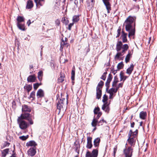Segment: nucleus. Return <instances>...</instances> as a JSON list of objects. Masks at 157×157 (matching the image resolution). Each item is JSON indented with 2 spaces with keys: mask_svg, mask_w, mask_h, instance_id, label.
<instances>
[{
  "mask_svg": "<svg viewBox=\"0 0 157 157\" xmlns=\"http://www.w3.org/2000/svg\"><path fill=\"white\" fill-rule=\"evenodd\" d=\"M124 64L123 62H121L119 63L117 65V68L118 70L120 69L123 68L124 67Z\"/></svg>",
  "mask_w": 157,
  "mask_h": 157,
  "instance_id": "38",
  "label": "nucleus"
},
{
  "mask_svg": "<svg viewBox=\"0 0 157 157\" xmlns=\"http://www.w3.org/2000/svg\"><path fill=\"white\" fill-rule=\"evenodd\" d=\"M107 72H104L103 75H102L101 78V79H102L104 80H105L106 79V75H105L106 74Z\"/></svg>",
  "mask_w": 157,
  "mask_h": 157,
  "instance_id": "48",
  "label": "nucleus"
},
{
  "mask_svg": "<svg viewBox=\"0 0 157 157\" xmlns=\"http://www.w3.org/2000/svg\"><path fill=\"white\" fill-rule=\"evenodd\" d=\"M35 2L36 3V5H40L42 6V5L40 3L39 1H38V0H34Z\"/></svg>",
  "mask_w": 157,
  "mask_h": 157,
  "instance_id": "50",
  "label": "nucleus"
},
{
  "mask_svg": "<svg viewBox=\"0 0 157 157\" xmlns=\"http://www.w3.org/2000/svg\"><path fill=\"white\" fill-rule=\"evenodd\" d=\"M44 94L43 90L41 89H39L36 94V96L37 98H41L44 97Z\"/></svg>",
  "mask_w": 157,
  "mask_h": 157,
  "instance_id": "13",
  "label": "nucleus"
},
{
  "mask_svg": "<svg viewBox=\"0 0 157 157\" xmlns=\"http://www.w3.org/2000/svg\"><path fill=\"white\" fill-rule=\"evenodd\" d=\"M29 137V136L28 135L26 136H22L19 137L20 139L21 140H25Z\"/></svg>",
  "mask_w": 157,
  "mask_h": 157,
  "instance_id": "40",
  "label": "nucleus"
},
{
  "mask_svg": "<svg viewBox=\"0 0 157 157\" xmlns=\"http://www.w3.org/2000/svg\"><path fill=\"white\" fill-rule=\"evenodd\" d=\"M10 145V143L6 142L4 144V146H3L4 147H8L9 146V145Z\"/></svg>",
  "mask_w": 157,
  "mask_h": 157,
  "instance_id": "54",
  "label": "nucleus"
},
{
  "mask_svg": "<svg viewBox=\"0 0 157 157\" xmlns=\"http://www.w3.org/2000/svg\"><path fill=\"white\" fill-rule=\"evenodd\" d=\"M117 151V147H115L113 148V155L115 156Z\"/></svg>",
  "mask_w": 157,
  "mask_h": 157,
  "instance_id": "52",
  "label": "nucleus"
},
{
  "mask_svg": "<svg viewBox=\"0 0 157 157\" xmlns=\"http://www.w3.org/2000/svg\"><path fill=\"white\" fill-rule=\"evenodd\" d=\"M136 19V17L129 16L127 18L123 24V26L125 27L126 31L129 32V37L135 34Z\"/></svg>",
  "mask_w": 157,
  "mask_h": 157,
  "instance_id": "1",
  "label": "nucleus"
},
{
  "mask_svg": "<svg viewBox=\"0 0 157 157\" xmlns=\"http://www.w3.org/2000/svg\"><path fill=\"white\" fill-rule=\"evenodd\" d=\"M80 2V3L81 5H82L83 3V1L84 0H79Z\"/></svg>",
  "mask_w": 157,
  "mask_h": 157,
  "instance_id": "61",
  "label": "nucleus"
},
{
  "mask_svg": "<svg viewBox=\"0 0 157 157\" xmlns=\"http://www.w3.org/2000/svg\"><path fill=\"white\" fill-rule=\"evenodd\" d=\"M36 147L30 148L27 151L28 155L31 157L34 156L36 153Z\"/></svg>",
  "mask_w": 157,
  "mask_h": 157,
  "instance_id": "9",
  "label": "nucleus"
},
{
  "mask_svg": "<svg viewBox=\"0 0 157 157\" xmlns=\"http://www.w3.org/2000/svg\"><path fill=\"white\" fill-rule=\"evenodd\" d=\"M132 132V130H130L128 134V139L127 140V141L128 142V144L130 145V147H132L133 146H134L135 144L136 139L135 138H133L132 137H131V132Z\"/></svg>",
  "mask_w": 157,
  "mask_h": 157,
  "instance_id": "7",
  "label": "nucleus"
},
{
  "mask_svg": "<svg viewBox=\"0 0 157 157\" xmlns=\"http://www.w3.org/2000/svg\"><path fill=\"white\" fill-rule=\"evenodd\" d=\"M60 23V21L59 20L57 19L55 21V24L56 25L58 26L59 25Z\"/></svg>",
  "mask_w": 157,
  "mask_h": 157,
  "instance_id": "53",
  "label": "nucleus"
},
{
  "mask_svg": "<svg viewBox=\"0 0 157 157\" xmlns=\"http://www.w3.org/2000/svg\"><path fill=\"white\" fill-rule=\"evenodd\" d=\"M74 23L73 22L72 23H71L69 24L68 25V29L69 30H71V28L72 27V26L73 25Z\"/></svg>",
  "mask_w": 157,
  "mask_h": 157,
  "instance_id": "51",
  "label": "nucleus"
},
{
  "mask_svg": "<svg viewBox=\"0 0 157 157\" xmlns=\"http://www.w3.org/2000/svg\"><path fill=\"white\" fill-rule=\"evenodd\" d=\"M33 4L32 1L30 0H29L27 1L26 5V8L27 9H30L33 8Z\"/></svg>",
  "mask_w": 157,
  "mask_h": 157,
  "instance_id": "20",
  "label": "nucleus"
},
{
  "mask_svg": "<svg viewBox=\"0 0 157 157\" xmlns=\"http://www.w3.org/2000/svg\"><path fill=\"white\" fill-rule=\"evenodd\" d=\"M101 96V90L99 89L98 87L96 88V98L100 99Z\"/></svg>",
  "mask_w": 157,
  "mask_h": 157,
  "instance_id": "17",
  "label": "nucleus"
},
{
  "mask_svg": "<svg viewBox=\"0 0 157 157\" xmlns=\"http://www.w3.org/2000/svg\"><path fill=\"white\" fill-rule=\"evenodd\" d=\"M112 79V75L110 74H109L108 77L107 81L105 83V86L106 90H108L109 87V84Z\"/></svg>",
  "mask_w": 157,
  "mask_h": 157,
  "instance_id": "10",
  "label": "nucleus"
},
{
  "mask_svg": "<svg viewBox=\"0 0 157 157\" xmlns=\"http://www.w3.org/2000/svg\"><path fill=\"white\" fill-rule=\"evenodd\" d=\"M37 145L36 143L34 140H31L27 142L26 144L27 147L33 146V147H36Z\"/></svg>",
  "mask_w": 157,
  "mask_h": 157,
  "instance_id": "12",
  "label": "nucleus"
},
{
  "mask_svg": "<svg viewBox=\"0 0 157 157\" xmlns=\"http://www.w3.org/2000/svg\"><path fill=\"white\" fill-rule=\"evenodd\" d=\"M120 81H121L123 80L124 82L126 79L128 77L126 76H124L123 75V73L122 72H121L120 74Z\"/></svg>",
  "mask_w": 157,
  "mask_h": 157,
  "instance_id": "28",
  "label": "nucleus"
},
{
  "mask_svg": "<svg viewBox=\"0 0 157 157\" xmlns=\"http://www.w3.org/2000/svg\"><path fill=\"white\" fill-rule=\"evenodd\" d=\"M147 113L146 112L142 111L140 113V118L143 120H145L147 117Z\"/></svg>",
  "mask_w": 157,
  "mask_h": 157,
  "instance_id": "18",
  "label": "nucleus"
},
{
  "mask_svg": "<svg viewBox=\"0 0 157 157\" xmlns=\"http://www.w3.org/2000/svg\"><path fill=\"white\" fill-rule=\"evenodd\" d=\"M138 130L136 129L135 132H133L132 130L131 135H130L131 136V137H132L133 138H135L138 134Z\"/></svg>",
  "mask_w": 157,
  "mask_h": 157,
  "instance_id": "33",
  "label": "nucleus"
},
{
  "mask_svg": "<svg viewBox=\"0 0 157 157\" xmlns=\"http://www.w3.org/2000/svg\"><path fill=\"white\" fill-rule=\"evenodd\" d=\"M31 21L30 20H29L28 21H27V24L28 26H29L30 24H31Z\"/></svg>",
  "mask_w": 157,
  "mask_h": 157,
  "instance_id": "57",
  "label": "nucleus"
},
{
  "mask_svg": "<svg viewBox=\"0 0 157 157\" xmlns=\"http://www.w3.org/2000/svg\"><path fill=\"white\" fill-rule=\"evenodd\" d=\"M134 68V65L133 64H131L129 67H128L126 70V73L130 75L132 73Z\"/></svg>",
  "mask_w": 157,
  "mask_h": 157,
  "instance_id": "19",
  "label": "nucleus"
},
{
  "mask_svg": "<svg viewBox=\"0 0 157 157\" xmlns=\"http://www.w3.org/2000/svg\"><path fill=\"white\" fill-rule=\"evenodd\" d=\"M128 48L127 44L123 45L121 41H118L116 45V49L118 52L115 56L116 59H118L120 56H123Z\"/></svg>",
  "mask_w": 157,
  "mask_h": 157,
  "instance_id": "2",
  "label": "nucleus"
},
{
  "mask_svg": "<svg viewBox=\"0 0 157 157\" xmlns=\"http://www.w3.org/2000/svg\"><path fill=\"white\" fill-rule=\"evenodd\" d=\"M19 117H21L23 120L25 119L28 121L30 124H33V122L32 120L31 116L29 113L22 114Z\"/></svg>",
  "mask_w": 157,
  "mask_h": 157,
  "instance_id": "6",
  "label": "nucleus"
},
{
  "mask_svg": "<svg viewBox=\"0 0 157 157\" xmlns=\"http://www.w3.org/2000/svg\"><path fill=\"white\" fill-rule=\"evenodd\" d=\"M9 151V148H6L2 151V156L3 157H5L6 155L8 154Z\"/></svg>",
  "mask_w": 157,
  "mask_h": 157,
  "instance_id": "24",
  "label": "nucleus"
},
{
  "mask_svg": "<svg viewBox=\"0 0 157 157\" xmlns=\"http://www.w3.org/2000/svg\"><path fill=\"white\" fill-rule=\"evenodd\" d=\"M41 48V51L40 52V55L41 56H42V49L43 48V46L42 45H41L40 46Z\"/></svg>",
  "mask_w": 157,
  "mask_h": 157,
  "instance_id": "60",
  "label": "nucleus"
},
{
  "mask_svg": "<svg viewBox=\"0 0 157 157\" xmlns=\"http://www.w3.org/2000/svg\"><path fill=\"white\" fill-rule=\"evenodd\" d=\"M92 154L93 157H97L98 155V150L97 149H93Z\"/></svg>",
  "mask_w": 157,
  "mask_h": 157,
  "instance_id": "30",
  "label": "nucleus"
},
{
  "mask_svg": "<svg viewBox=\"0 0 157 157\" xmlns=\"http://www.w3.org/2000/svg\"><path fill=\"white\" fill-rule=\"evenodd\" d=\"M101 121L103 123H107L106 121L104 120L103 119H102V120H101Z\"/></svg>",
  "mask_w": 157,
  "mask_h": 157,
  "instance_id": "63",
  "label": "nucleus"
},
{
  "mask_svg": "<svg viewBox=\"0 0 157 157\" xmlns=\"http://www.w3.org/2000/svg\"><path fill=\"white\" fill-rule=\"evenodd\" d=\"M108 100V97L105 94H104L103 95V99L102 100V101L104 103H106L107 102V101Z\"/></svg>",
  "mask_w": 157,
  "mask_h": 157,
  "instance_id": "42",
  "label": "nucleus"
},
{
  "mask_svg": "<svg viewBox=\"0 0 157 157\" xmlns=\"http://www.w3.org/2000/svg\"><path fill=\"white\" fill-rule=\"evenodd\" d=\"M122 34L121 37L123 42V43L126 42L127 41V33H125L123 31L122 32Z\"/></svg>",
  "mask_w": 157,
  "mask_h": 157,
  "instance_id": "21",
  "label": "nucleus"
},
{
  "mask_svg": "<svg viewBox=\"0 0 157 157\" xmlns=\"http://www.w3.org/2000/svg\"><path fill=\"white\" fill-rule=\"evenodd\" d=\"M118 82V79L116 76L114 77V80L112 83L113 87H116L117 83Z\"/></svg>",
  "mask_w": 157,
  "mask_h": 157,
  "instance_id": "27",
  "label": "nucleus"
},
{
  "mask_svg": "<svg viewBox=\"0 0 157 157\" xmlns=\"http://www.w3.org/2000/svg\"><path fill=\"white\" fill-rule=\"evenodd\" d=\"M64 76L61 74L60 77L58 79V82L59 83L63 82L64 80Z\"/></svg>",
  "mask_w": 157,
  "mask_h": 157,
  "instance_id": "37",
  "label": "nucleus"
},
{
  "mask_svg": "<svg viewBox=\"0 0 157 157\" xmlns=\"http://www.w3.org/2000/svg\"><path fill=\"white\" fill-rule=\"evenodd\" d=\"M79 20V16L78 15L74 16L73 17V22H77Z\"/></svg>",
  "mask_w": 157,
  "mask_h": 157,
  "instance_id": "36",
  "label": "nucleus"
},
{
  "mask_svg": "<svg viewBox=\"0 0 157 157\" xmlns=\"http://www.w3.org/2000/svg\"><path fill=\"white\" fill-rule=\"evenodd\" d=\"M121 28H119L117 29V36H116V38L120 36V33H121Z\"/></svg>",
  "mask_w": 157,
  "mask_h": 157,
  "instance_id": "49",
  "label": "nucleus"
},
{
  "mask_svg": "<svg viewBox=\"0 0 157 157\" xmlns=\"http://www.w3.org/2000/svg\"><path fill=\"white\" fill-rule=\"evenodd\" d=\"M56 102L57 103V109L59 110V113L62 109L63 108V104H62L60 103V102L56 100Z\"/></svg>",
  "mask_w": 157,
  "mask_h": 157,
  "instance_id": "23",
  "label": "nucleus"
},
{
  "mask_svg": "<svg viewBox=\"0 0 157 157\" xmlns=\"http://www.w3.org/2000/svg\"><path fill=\"white\" fill-rule=\"evenodd\" d=\"M131 54L130 52H128V54L127 55L125 58V62L126 63H127L129 62L130 58L131 57Z\"/></svg>",
  "mask_w": 157,
  "mask_h": 157,
  "instance_id": "31",
  "label": "nucleus"
},
{
  "mask_svg": "<svg viewBox=\"0 0 157 157\" xmlns=\"http://www.w3.org/2000/svg\"><path fill=\"white\" fill-rule=\"evenodd\" d=\"M86 157H93L92 153L88 151H87Z\"/></svg>",
  "mask_w": 157,
  "mask_h": 157,
  "instance_id": "43",
  "label": "nucleus"
},
{
  "mask_svg": "<svg viewBox=\"0 0 157 157\" xmlns=\"http://www.w3.org/2000/svg\"><path fill=\"white\" fill-rule=\"evenodd\" d=\"M56 100L61 103L62 104H63L66 101L65 98H61L57 99Z\"/></svg>",
  "mask_w": 157,
  "mask_h": 157,
  "instance_id": "39",
  "label": "nucleus"
},
{
  "mask_svg": "<svg viewBox=\"0 0 157 157\" xmlns=\"http://www.w3.org/2000/svg\"><path fill=\"white\" fill-rule=\"evenodd\" d=\"M109 98L111 99L113 98V93H109Z\"/></svg>",
  "mask_w": 157,
  "mask_h": 157,
  "instance_id": "56",
  "label": "nucleus"
},
{
  "mask_svg": "<svg viewBox=\"0 0 157 157\" xmlns=\"http://www.w3.org/2000/svg\"><path fill=\"white\" fill-rule=\"evenodd\" d=\"M17 27L21 30L22 31H25V24L24 18L21 16H18L17 17Z\"/></svg>",
  "mask_w": 157,
  "mask_h": 157,
  "instance_id": "3",
  "label": "nucleus"
},
{
  "mask_svg": "<svg viewBox=\"0 0 157 157\" xmlns=\"http://www.w3.org/2000/svg\"><path fill=\"white\" fill-rule=\"evenodd\" d=\"M127 143L125 145V148L124 150V153L125 155V157H131L133 151V148L131 147H126Z\"/></svg>",
  "mask_w": 157,
  "mask_h": 157,
  "instance_id": "5",
  "label": "nucleus"
},
{
  "mask_svg": "<svg viewBox=\"0 0 157 157\" xmlns=\"http://www.w3.org/2000/svg\"><path fill=\"white\" fill-rule=\"evenodd\" d=\"M17 122L20 128L21 129L25 130L29 126L28 123L21 117H18Z\"/></svg>",
  "mask_w": 157,
  "mask_h": 157,
  "instance_id": "4",
  "label": "nucleus"
},
{
  "mask_svg": "<svg viewBox=\"0 0 157 157\" xmlns=\"http://www.w3.org/2000/svg\"><path fill=\"white\" fill-rule=\"evenodd\" d=\"M36 78L34 75H29L27 78V80L29 82H35Z\"/></svg>",
  "mask_w": 157,
  "mask_h": 157,
  "instance_id": "16",
  "label": "nucleus"
},
{
  "mask_svg": "<svg viewBox=\"0 0 157 157\" xmlns=\"http://www.w3.org/2000/svg\"><path fill=\"white\" fill-rule=\"evenodd\" d=\"M102 1L106 7L108 13H109L110 11L111 10L110 0H102Z\"/></svg>",
  "mask_w": 157,
  "mask_h": 157,
  "instance_id": "8",
  "label": "nucleus"
},
{
  "mask_svg": "<svg viewBox=\"0 0 157 157\" xmlns=\"http://www.w3.org/2000/svg\"><path fill=\"white\" fill-rule=\"evenodd\" d=\"M41 83H36L34 84L33 85V88L34 89L36 90L38 88L39 86L40 85H41Z\"/></svg>",
  "mask_w": 157,
  "mask_h": 157,
  "instance_id": "44",
  "label": "nucleus"
},
{
  "mask_svg": "<svg viewBox=\"0 0 157 157\" xmlns=\"http://www.w3.org/2000/svg\"><path fill=\"white\" fill-rule=\"evenodd\" d=\"M29 68L31 69L33 68V66L32 65H30L29 66Z\"/></svg>",
  "mask_w": 157,
  "mask_h": 157,
  "instance_id": "64",
  "label": "nucleus"
},
{
  "mask_svg": "<svg viewBox=\"0 0 157 157\" xmlns=\"http://www.w3.org/2000/svg\"><path fill=\"white\" fill-rule=\"evenodd\" d=\"M97 114H98V115L95 118L97 119L98 120L101 115L102 113L101 112H99Z\"/></svg>",
  "mask_w": 157,
  "mask_h": 157,
  "instance_id": "47",
  "label": "nucleus"
},
{
  "mask_svg": "<svg viewBox=\"0 0 157 157\" xmlns=\"http://www.w3.org/2000/svg\"><path fill=\"white\" fill-rule=\"evenodd\" d=\"M98 123V120L97 119L94 118L91 123V125L93 127H96V125H97Z\"/></svg>",
  "mask_w": 157,
  "mask_h": 157,
  "instance_id": "34",
  "label": "nucleus"
},
{
  "mask_svg": "<svg viewBox=\"0 0 157 157\" xmlns=\"http://www.w3.org/2000/svg\"><path fill=\"white\" fill-rule=\"evenodd\" d=\"M102 109L105 112L108 113L109 111V108L107 104V102L104 103L102 107Z\"/></svg>",
  "mask_w": 157,
  "mask_h": 157,
  "instance_id": "15",
  "label": "nucleus"
},
{
  "mask_svg": "<svg viewBox=\"0 0 157 157\" xmlns=\"http://www.w3.org/2000/svg\"><path fill=\"white\" fill-rule=\"evenodd\" d=\"M43 72L42 71H39L38 73V78L39 80L41 81L42 78Z\"/></svg>",
  "mask_w": 157,
  "mask_h": 157,
  "instance_id": "32",
  "label": "nucleus"
},
{
  "mask_svg": "<svg viewBox=\"0 0 157 157\" xmlns=\"http://www.w3.org/2000/svg\"><path fill=\"white\" fill-rule=\"evenodd\" d=\"M108 93H115V89L113 88H112L109 90L108 91Z\"/></svg>",
  "mask_w": 157,
  "mask_h": 157,
  "instance_id": "46",
  "label": "nucleus"
},
{
  "mask_svg": "<svg viewBox=\"0 0 157 157\" xmlns=\"http://www.w3.org/2000/svg\"><path fill=\"white\" fill-rule=\"evenodd\" d=\"M135 125V123L134 122H132L131 124V127L132 128H133Z\"/></svg>",
  "mask_w": 157,
  "mask_h": 157,
  "instance_id": "59",
  "label": "nucleus"
},
{
  "mask_svg": "<svg viewBox=\"0 0 157 157\" xmlns=\"http://www.w3.org/2000/svg\"><path fill=\"white\" fill-rule=\"evenodd\" d=\"M67 39L66 37L65 38L64 40L63 38L61 39V41L60 43V48H63V46L64 45L67 46V47L68 44L67 43Z\"/></svg>",
  "mask_w": 157,
  "mask_h": 157,
  "instance_id": "14",
  "label": "nucleus"
},
{
  "mask_svg": "<svg viewBox=\"0 0 157 157\" xmlns=\"http://www.w3.org/2000/svg\"><path fill=\"white\" fill-rule=\"evenodd\" d=\"M119 88V87H118L117 86V87H116V89H115V93H116L117 90H118V89Z\"/></svg>",
  "mask_w": 157,
  "mask_h": 157,
  "instance_id": "62",
  "label": "nucleus"
},
{
  "mask_svg": "<svg viewBox=\"0 0 157 157\" xmlns=\"http://www.w3.org/2000/svg\"><path fill=\"white\" fill-rule=\"evenodd\" d=\"M99 110L100 109L99 107H98L95 108L94 111V114H97L98 113V112H99Z\"/></svg>",
  "mask_w": 157,
  "mask_h": 157,
  "instance_id": "45",
  "label": "nucleus"
},
{
  "mask_svg": "<svg viewBox=\"0 0 157 157\" xmlns=\"http://www.w3.org/2000/svg\"><path fill=\"white\" fill-rule=\"evenodd\" d=\"M75 66H74L71 72V78L72 80H74L75 79Z\"/></svg>",
  "mask_w": 157,
  "mask_h": 157,
  "instance_id": "29",
  "label": "nucleus"
},
{
  "mask_svg": "<svg viewBox=\"0 0 157 157\" xmlns=\"http://www.w3.org/2000/svg\"><path fill=\"white\" fill-rule=\"evenodd\" d=\"M92 137H87V144L86 145V147L88 149H91L93 146L92 143Z\"/></svg>",
  "mask_w": 157,
  "mask_h": 157,
  "instance_id": "11",
  "label": "nucleus"
},
{
  "mask_svg": "<svg viewBox=\"0 0 157 157\" xmlns=\"http://www.w3.org/2000/svg\"><path fill=\"white\" fill-rule=\"evenodd\" d=\"M22 111H23L30 112L31 111V109L29 108L28 106L24 105L22 106Z\"/></svg>",
  "mask_w": 157,
  "mask_h": 157,
  "instance_id": "22",
  "label": "nucleus"
},
{
  "mask_svg": "<svg viewBox=\"0 0 157 157\" xmlns=\"http://www.w3.org/2000/svg\"><path fill=\"white\" fill-rule=\"evenodd\" d=\"M32 86L30 85H27L26 86H25L24 87V88L27 90L28 93L32 90Z\"/></svg>",
  "mask_w": 157,
  "mask_h": 157,
  "instance_id": "35",
  "label": "nucleus"
},
{
  "mask_svg": "<svg viewBox=\"0 0 157 157\" xmlns=\"http://www.w3.org/2000/svg\"><path fill=\"white\" fill-rule=\"evenodd\" d=\"M100 139L99 138H97L95 139L94 141V145L95 147H98L99 146L100 142Z\"/></svg>",
  "mask_w": 157,
  "mask_h": 157,
  "instance_id": "26",
  "label": "nucleus"
},
{
  "mask_svg": "<svg viewBox=\"0 0 157 157\" xmlns=\"http://www.w3.org/2000/svg\"><path fill=\"white\" fill-rule=\"evenodd\" d=\"M123 85V83H119L118 84L117 86L119 88H120V87H122Z\"/></svg>",
  "mask_w": 157,
  "mask_h": 157,
  "instance_id": "55",
  "label": "nucleus"
},
{
  "mask_svg": "<svg viewBox=\"0 0 157 157\" xmlns=\"http://www.w3.org/2000/svg\"><path fill=\"white\" fill-rule=\"evenodd\" d=\"M17 155L16 153H12L11 156L10 157H16Z\"/></svg>",
  "mask_w": 157,
  "mask_h": 157,
  "instance_id": "58",
  "label": "nucleus"
},
{
  "mask_svg": "<svg viewBox=\"0 0 157 157\" xmlns=\"http://www.w3.org/2000/svg\"><path fill=\"white\" fill-rule=\"evenodd\" d=\"M103 84L104 82L102 81H101L98 83V84L97 87H98V88L99 89H101L102 88V86L103 85Z\"/></svg>",
  "mask_w": 157,
  "mask_h": 157,
  "instance_id": "41",
  "label": "nucleus"
},
{
  "mask_svg": "<svg viewBox=\"0 0 157 157\" xmlns=\"http://www.w3.org/2000/svg\"><path fill=\"white\" fill-rule=\"evenodd\" d=\"M35 92L34 91H32L30 94L29 98L32 101L34 100L35 99Z\"/></svg>",
  "mask_w": 157,
  "mask_h": 157,
  "instance_id": "25",
  "label": "nucleus"
}]
</instances>
